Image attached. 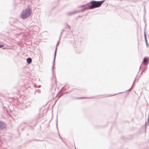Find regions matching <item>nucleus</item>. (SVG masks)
<instances>
[{
	"instance_id": "nucleus-18",
	"label": "nucleus",
	"mask_w": 149,
	"mask_h": 149,
	"mask_svg": "<svg viewBox=\"0 0 149 149\" xmlns=\"http://www.w3.org/2000/svg\"><path fill=\"white\" fill-rule=\"evenodd\" d=\"M63 33V31H62L61 32V35H60V37H59V40H60V39H61V35H62V34Z\"/></svg>"
},
{
	"instance_id": "nucleus-1",
	"label": "nucleus",
	"mask_w": 149,
	"mask_h": 149,
	"mask_svg": "<svg viewBox=\"0 0 149 149\" xmlns=\"http://www.w3.org/2000/svg\"><path fill=\"white\" fill-rule=\"evenodd\" d=\"M104 1V0L98 1H92L86 4L80 5L79 7L84 8L82 9V11H85L87 10L93 9L100 7Z\"/></svg>"
},
{
	"instance_id": "nucleus-12",
	"label": "nucleus",
	"mask_w": 149,
	"mask_h": 149,
	"mask_svg": "<svg viewBox=\"0 0 149 149\" xmlns=\"http://www.w3.org/2000/svg\"><path fill=\"white\" fill-rule=\"evenodd\" d=\"M145 41L146 45H147V47H148L149 46V45H148V43L147 42V38L146 39H145Z\"/></svg>"
},
{
	"instance_id": "nucleus-21",
	"label": "nucleus",
	"mask_w": 149,
	"mask_h": 149,
	"mask_svg": "<svg viewBox=\"0 0 149 149\" xmlns=\"http://www.w3.org/2000/svg\"><path fill=\"white\" fill-rule=\"evenodd\" d=\"M56 128H57V129L58 130V126H57V123H56Z\"/></svg>"
},
{
	"instance_id": "nucleus-16",
	"label": "nucleus",
	"mask_w": 149,
	"mask_h": 149,
	"mask_svg": "<svg viewBox=\"0 0 149 149\" xmlns=\"http://www.w3.org/2000/svg\"><path fill=\"white\" fill-rule=\"evenodd\" d=\"M149 123H148V122L147 123L146 122L145 123V126L146 127L148 126L149 125Z\"/></svg>"
},
{
	"instance_id": "nucleus-11",
	"label": "nucleus",
	"mask_w": 149,
	"mask_h": 149,
	"mask_svg": "<svg viewBox=\"0 0 149 149\" xmlns=\"http://www.w3.org/2000/svg\"><path fill=\"white\" fill-rule=\"evenodd\" d=\"M87 98L86 97H76V98L77 99H86Z\"/></svg>"
},
{
	"instance_id": "nucleus-3",
	"label": "nucleus",
	"mask_w": 149,
	"mask_h": 149,
	"mask_svg": "<svg viewBox=\"0 0 149 149\" xmlns=\"http://www.w3.org/2000/svg\"><path fill=\"white\" fill-rule=\"evenodd\" d=\"M22 25V23L19 22L17 21H15L14 23L11 24V26L13 27V28H11L14 30H16L17 29L22 30V29L21 27Z\"/></svg>"
},
{
	"instance_id": "nucleus-2",
	"label": "nucleus",
	"mask_w": 149,
	"mask_h": 149,
	"mask_svg": "<svg viewBox=\"0 0 149 149\" xmlns=\"http://www.w3.org/2000/svg\"><path fill=\"white\" fill-rule=\"evenodd\" d=\"M31 9L28 7L22 12L20 16L21 18L25 19L29 17L31 13Z\"/></svg>"
},
{
	"instance_id": "nucleus-4",
	"label": "nucleus",
	"mask_w": 149,
	"mask_h": 149,
	"mask_svg": "<svg viewBox=\"0 0 149 149\" xmlns=\"http://www.w3.org/2000/svg\"><path fill=\"white\" fill-rule=\"evenodd\" d=\"M82 9L80 10H75L74 11L68 13H67V15L69 16H71L72 15H74L76 13L83 12L84 11H82Z\"/></svg>"
},
{
	"instance_id": "nucleus-13",
	"label": "nucleus",
	"mask_w": 149,
	"mask_h": 149,
	"mask_svg": "<svg viewBox=\"0 0 149 149\" xmlns=\"http://www.w3.org/2000/svg\"><path fill=\"white\" fill-rule=\"evenodd\" d=\"M135 80H134V82H133V84H134V82H135ZM133 85H132V86L131 87V88H130L129 89V90H128V91H131V89H132V87L133 86Z\"/></svg>"
},
{
	"instance_id": "nucleus-25",
	"label": "nucleus",
	"mask_w": 149,
	"mask_h": 149,
	"mask_svg": "<svg viewBox=\"0 0 149 149\" xmlns=\"http://www.w3.org/2000/svg\"><path fill=\"white\" fill-rule=\"evenodd\" d=\"M141 67V66H140V68H139V70H140Z\"/></svg>"
},
{
	"instance_id": "nucleus-6",
	"label": "nucleus",
	"mask_w": 149,
	"mask_h": 149,
	"mask_svg": "<svg viewBox=\"0 0 149 149\" xmlns=\"http://www.w3.org/2000/svg\"><path fill=\"white\" fill-rule=\"evenodd\" d=\"M57 50V47H56L55 50V52L54 53V61H53V65L52 66V72L53 74H54V62H55V58H56V53Z\"/></svg>"
},
{
	"instance_id": "nucleus-10",
	"label": "nucleus",
	"mask_w": 149,
	"mask_h": 149,
	"mask_svg": "<svg viewBox=\"0 0 149 149\" xmlns=\"http://www.w3.org/2000/svg\"><path fill=\"white\" fill-rule=\"evenodd\" d=\"M148 59H149V58H146V57H144V59H143V62H144V63H146L147 62V60Z\"/></svg>"
},
{
	"instance_id": "nucleus-14",
	"label": "nucleus",
	"mask_w": 149,
	"mask_h": 149,
	"mask_svg": "<svg viewBox=\"0 0 149 149\" xmlns=\"http://www.w3.org/2000/svg\"><path fill=\"white\" fill-rule=\"evenodd\" d=\"M34 86L36 88H40L41 87V86L40 85L38 86V87H36V85H34Z\"/></svg>"
},
{
	"instance_id": "nucleus-22",
	"label": "nucleus",
	"mask_w": 149,
	"mask_h": 149,
	"mask_svg": "<svg viewBox=\"0 0 149 149\" xmlns=\"http://www.w3.org/2000/svg\"><path fill=\"white\" fill-rule=\"evenodd\" d=\"M62 141H63L64 143H65V141H63V140L62 139Z\"/></svg>"
},
{
	"instance_id": "nucleus-23",
	"label": "nucleus",
	"mask_w": 149,
	"mask_h": 149,
	"mask_svg": "<svg viewBox=\"0 0 149 149\" xmlns=\"http://www.w3.org/2000/svg\"><path fill=\"white\" fill-rule=\"evenodd\" d=\"M143 72V71H142V72H141V74H142V73Z\"/></svg>"
},
{
	"instance_id": "nucleus-8",
	"label": "nucleus",
	"mask_w": 149,
	"mask_h": 149,
	"mask_svg": "<svg viewBox=\"0 0 149 149\" xmlns=\"http://www.w3.org/2000/svg\"><path fill=\"white\" fill-rule=\"evenodd\" d=\"M144 22L145 23V27L144 28V36L145 39H146L147 38V37H146V32L145 31V29H146V22L145 21H144Z\"/></svg>"
},
{
	"instance_id": "nucleus-26",
	"label": "nucleus",
	"mask_w": 149,
	"mask_h": 149,
	"mask_svg": "<svg viewBox=\"0 0 149 149\" xmlns=\"http://www.w3.org/2000/svg\"><path fill=\"white\" fill-rule=\"evenodd\" d=\"M112 95H109V96H111Z\"/></svg>"
},
{
	"instance_id": "nucleus-5",
	"label": "nucleus",
	"mask_w": 149,
	"mask_h": 149,
	"mask_svg": "<svg viewBox=\"0 0 149 149\" xmlns=\"http://www.w3.org/2000/svg\"><path fill=\"white\" fill-rule=\"evenodd\" d=\"M6 126V124L2 121H0V130L5 129Z\"/></svg>"
},
{
	"instance_id": "nucleus-19",
	"label": "nucleus",
	"mask_w": 149,
	"mask_h": 149,
	"mask_svg": "<svg viewBox=\"0 0 149 149\" xmlns=\"http://www.w3.org/2000/svg\"><path fill=\"white\" fill-rule=\"evenodd\" d=\"M58 134H59V136L60 138V139H61V140H62L63 139H62V137L60 135V134H59V133H58Z\"/></svg>"
},
{
	"instance_id": "nucleus-24",
	"label": "nucleus",
	"mask_w": 149,
	"mask_h": 149,
	"mask_svg": "<svg viewBox=\"0 0 149 149\" xmlns=\"http://www.w3.org/2000/svg\"><path fill=\"white\" fill-rule=\"evenodd\" d=\"M64 31V29H63L62 30V31L63 32V31Z\"/></svg>"
},
{
	"instance_id": "nucleus-28",
	"label": "nucleus",
	"mask_w": 149,
	"mask_h": 149,
	"mask_svg": "<svg viewBox=\"0 0 149 149\" xmlns=\"http://www.w3.org/2000/svg\"><path fill=\"white\" fill-rule=\"evenodd\" d=\"M36 85V87H38V86H37V85Z\"/></svg>"
},
{
	"instance_id": "nucleus-27",
	"label": "nucleus",
	"mask_w": 149,
	"mask_h": 149,
	"mask_svg": "<svg viewBox=\"0 0 149 149\" xmlns=\"http://www.w3.org/2000/svg\"><path fill=\"white\" fill-rule=\"evenodd\" d=\"M65 93H68L67 92H65Z\"/></svg>"
},
{
	"instance_id": "nucleus-7",
	"label": "nucleus",
	"mask_w": 149,
	"mask_h": 149,
	"mask_svg": "<svg viewBox=\"0 0 149 149\" xmlns=\"http://www.w3.org/2000/svg\"><path fill=\"white\" fill-rule=\"evenodd\" d=\"M27 62L28 64H30L32 62V59L30 58H28L26 59Z\"/></svg>"
},
{
	"instance_id": "nucleus-9",
	"label": "nucleus",
	"mask_w": 149,
	"mask_h": 149,
	"mask_svg": "<svg viewBox=\"0 0 149 149\" xmlns=\"http://www.w3.org/2000/svg\"><path fill=\"white\" fill-rule=\"evenodd\" d=\"M69 87L67 86H65L63 87L62 88V90H64V91H65L66 90H67V89H68Z\"/></svg>"
},
{
	"instance_id": "nucleus-20",
	"label": "nucleus",
	"mask_w": 149,
	"mask_h": 149,
	"mask_svg": "<svg viewBox=\"0 0 149 149\" xmlns=\"http://www.w3.org/2000/svg\"><path fill=\"white\" fill-rule=\"evenodd\" d=\"M67 26L69 28H70V26L69 25H68V24H67Z\"/></svg>"
},
{
	"instance_id": "nucleus-17",
	"label": "nucleus",
	"mask_w": 149,
	"mask_h": 149,
	"mask_svg": "<svg viewBox=\"0 0 149 149\" xmlns=\"http://www.w3.org/2000/svg\"><path fill=\"white\" fill-rule=\"evenodd\" d=\"M4 46V45H1L0 44V48H2Z\"/></svg>"
},
{
	"instance_id": "nucleus-15",
	"label": "nucleus",
	"mask_w": 149,
	"mask_h": 149,
	"mask_svg": "<svg viewBox=\"0 0 149 149\" xmlns=\"http://www.w3.org/2000/svg\"><path fill=\"white\" fill-rule=\"evenodd\" d=\"M60 40L59 39V40L58 41V43H57L56 45V47H57L58 46L59 42H60Z\"/></svg>"
}]
</instances>
